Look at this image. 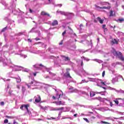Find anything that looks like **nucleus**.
Returning <instances> with one entry per match:
<instances>
[{
	"mask_svg": "<svg viewBox=\"0 0 124 124\" xmlns=\"http://www.w3.org/2000/svg\"><path fill=\"white\" fill-rule=\"evenodd\" d=\"M96 116L97 118H98V119H101L102 118V116L98 114V113H96Z\"/></svg>",
	"mask_w": 124,
	"mask_h": 124,
	"instance_id": "obj_37",
	"label": "nucleus"
},
{
	"mask_svg": "<svg viewBox=\"0 0 124 124\" xmlns=\"http://www.w3.org/2000/svg\"><path fill=\"white\" fill-rule=\"evenodd\" d=\"M112 53L113 54L114 56H115V57H117V58H118V59H120L121 61H122L124 62V56H123V54L120 52H117L115 49L112 48V50H111Z\"/></svg>",
	"mask_w": 124,
	"mask_h": 124,
	"instance_id": "obj_5",
	"label": "nucleus"
},
{
	"mask_svg": "<svg viewBox=\"0 0 124 124\" xmlns=\"http://www.w3.org/2000/svg\"><path fill=\"white\" fill-rule=\"evenodd\" d=\"M0 105L1 106H3L4 105V102H1L0 103Z\"/></svg>",
	"mask_w": 124,
	"mask_h": 124,
	"instance_id": "obj_55",
	"label": "nucleus"
},
{
	"mask_svg": "<svg viewBox=\"0 0 124 124\" xmlns=\"http://www.w3.org/2000/svg\"><path fill=\"white\" fill-rule=\"evenodd\" d=\"M81 59H83L84 60V61H86V62H89V61H91V59H90L88 58H86L84 56L81 57Z\"/></svg>",
	"mask_w": 124,
	"mask_h": 124,
	"instance_id": "obj_31",
	"label": "nucleus"
},
{
	"mask_svg": "<svg viewBox=\"0 0 124 124\" xmlns=\"http://www.w3.org/2000/svg\"><path fill=\"white\" fill-rule=\"evenodd\" d=\"M26 85L29 88H31V87H35V88H32V90H34V89L41 90L43 87V84L41 82L36 81V80H34V78H31L29 80V82L26 84Z\"/></svg>",
	"mask_w": 124,
	"mask_h": 124,
	"instance_id": "obj_1",
	"label": "nucleus"
},
{
	"mask_svg": "<svg viewBox=\"0 0 124 124\" xmlns=\"http://www.w3.org/2000/svg\"><path fill=\"white\" fill-rule=\"evenodd\" d=\"M51 25L53 26H57L59 25V23L58 22V21L57 20H55L52 22V23H51Z\"/></svg>",
	"mask_w": 124,
	"mask_h": 124,
	"instance_id": "obj_22",
	"label": "nucleus"
},
{
	"mask_svg": "<svg viewBox=\"0 0 124 124\" xmlns=\"http://www.w3.org/2000/svg\"><path fill=\"white\" fill-rule=\"evenodd\" d=\"M120 100V99H118V98L116 99L115 100H114V102H115V103H116L117 104V105H119V101Z\"/></svg>",
	"mask_w": 124,
	"mask_h": 124,
	"instance_id": "obj_39",
	"label": "nucleus"
},
{
	"mask_svg": "<svg viewBox=\"0 0 124 124\" xmlns=\"http://www.w3.org/2000/svg\"><path fill=\"white\" fill-rule=\"evenodd\" d=\"M95 7L97 10H100V9H110L109 7H99L96 5H95Z\"/></svg>",
	"mask_w": 124,
	"mask_h": 124,
	"instance_id": "obj_14",
	"label": "nucleus"
},
{
	"mask_svg": "<svg viewBox=\"0 0 124 124\" xmlns=\"http://www.w3.org/2000/svg\"><path fill=\"white\" fill-rule=\"evenodd\" d=\"M68 90L69 91H70V92L71 93H79V92H80V91H79V90H78L77 89H73V87L69 88Z\"/></svg>",
	"mask_w": 124,
	"mask_h": 124,
	"instance_id": "obj_15",
	"label": "nucleus"
},
{
	"mask_svg": "<svg viewBox=\"0 0 124 124\" xmlns=\"http://www.w3.org/2000/svg\"><path fill=\"white\" fill-rule=\"evenodd\" d=\"M29 70L27 68H24L23 69V71H24L25 72H29Z\"/></svg>",
	"mask_w": 124,
	"mask_h": 124,
	"instance_id": "obj_51",
	"label": "nucleus"
},
{
	"mask_svg": "<svg viewBox=\"0 0 124 124\" xmlns=\"http://www.w3.org/2000/svg\"><path fill=\"white\" fill-rule=\"evenodd\" d=\"M35 102L36 103H39L41 101V98L39 95H37L34 97Z\"/></svg>",
	"mask_w": 124,
	"mask_h": 124,
	"instance_id": "obj_12",
	"label": "nucleus"
},
{
	"mask_svg": "<svg viewBox=\"0 0 124 124\" xmlns=\"http://www.w3.org/2000/svg\"><path fill=\"white\" fill-rule=\"evenodd\" d=\"M57 13H60L61 15H64V16H70L71 14L68 12H62L61 11H57Z\"/></svg>",
	"mask_w": 124,
	"mask_h": 124,
	"instance_id": "obj_11",
	"label": "nucleus"
},
{
	"mask_svg": "<svg viewBox=\"0 0 124 124\" xmlns=\"http://www.w3.org/2000/svg\"><path fill=\"white\" fill-rule=\"evenodd\" d=\"M116 82H118V77H115V78H113L112 80V83L115 84Z\"/></svg>",
	"mask_w": 124,
	"mask_h": 124,
	"instance_id": "obj_21",
	"label": "nucleus"
},
{
	"mask_svg": "<svg viewBox=\"0 0 124 124\" xmlns=\"http://www.w3.org/2000/svg\"><path fill=\"white\" fill-rule=\"evenodd\" d=\"M88 82H89V81L86 80V79H83L80 82V84H83V83H88Z\"/></svg>",
	"mask_w": 124,
	"mask_h": 124,
	"instance_id": "obj_42",
	"label": "nucleus"
},
{
	"mask_svg": "<svg viewBox=\"0 0 124 124\" xmlns=\"http://www.w3.org/2000/svg\"><path fill=\"white\" fill-rule=\"evenodd\" d=\"M66 110L64 111V112H69L71 111V108L70 107H66L65 108Z\"/></svg>",
	"mask_w": 124,
	"mask_h": 124,
	"instance_id": "obj_30",
	"label": "nucleus"
},
{
	"mask_svg": "<svg viewBox=\"0 0 124 124\" xmlns=\"http://www.w3.org/2000/svg\"><path fill=\"white\" fill-rule=\"evenodd\" d=\"M83 120L86 122V123H90V121L88 120V119L86 118H83Z\"/></svg>",
	"mask_w": 124,
	"mask_h": 124,
	"instance_id": "obj_52",
	"label": "nucleus"
},
{
	"mask_svg": "<svg viewBox=\"0 0 124 124\" xmlns=\"http://www.w3.org/2000/svg\"><path fill=\"white\" fill-rule=\"evenodd\" d=\"M70 113H75V110H74V109H72V110L70 111Z\"/></svg>",
	"mask_w": 124,
	"mask_h": 124,
	"instance_id": "obj_62",
	"label": "nucleus"
},
{
	"mask_svg": "<svg viewBox=\"0 0 124 124\" xmlns=\"http://www.w3.org/2000/svg\"><path fill=\"white\" fill-rule=\"evenodd\" d=\"M115 120H118V119H119L120 120H124V117H122L120 118H114Z\"/></svg>",
	"mask_w": 124,
	"mask_h": 124,
	"instance_id": "obj_49",
	"label": "nucleus"
},
{
	"mask_svg": "<svg viewBox=\"0 0 124 124\" xmlns=\"http://www.w3.org/2000/svg\"><path fill=\"white\" fill-rule=\"evenodd\" d=\"M33 67L34 70H40V69H42V68H44V69H45L46 71H47V72H49V74L52 77H54L56 75L55 74L51 72V69L44 66L42 64H36L33 66Z\"/></svg>",
	"mask_w": 124,
	"mask_h": 124,
	"instance_id": "obj_2",
	"label": "nucleus"
},
{
	"mask_svg": "<svg viewBox=\"0 0 124 124\" xmlns=\"http://www.w3.org/2000/svg\"><path fill=\"white\" fill-rule=\"evenodd\" d=\"M105 75V71H104L102 73V77H104V76Z\"/></svg>",
	"mask_w": 124,
	"mask_h": 124,
	"instance_id": "obj_60",
	"label": "nucleus"
},
{
	"mask_svg": "<svg viewBox=\"0 0 124 124\" xmlns=\"http://www.w3.org/2000/svg\"><path fill=\"white\" fill-rule=\"evenodd\" d=\"M59 58H60V59H59ZM57 62H55V64H58V63H61L62 62V61H65L66 62V61H69V58L68 57H65L64 56H61L60 57H57Z\"/></svg>",
	"mask_w": 124,
	"mask_h": 124,
	"instance_id": "obj_7",
	"label": "nucleus"
},
{
	"mask_svg": "<svg viewBox=\"0 0 124 124\" xmlns=\"http://www.w3.org/2000/svg\"><path fill=\"white\" fill-rule=\"evenodd\" d=\"M65 33H66V30H65L62 33V35L63 37H64V34H65Z\"/></svg>",
	"mask_w": 124,
	"mask_h": 124,
	"instance_id": "obj_54",
	"label": "nucleus"
},
{
	"mask_svg": "<svg viewBox=\"0 0 124 124\" xmlns=\"http://www.w3.org/2000/svg\"><path fill=\"white\" fill-rule=\"evenodd\" d=\"M100 124H111L108 122H104V121H101Z\"/></svg>",
	"mask_w": 124,
	"mask_h": 124,
	"instance_id": "obj_46",
	"label": "nucleus"
},
{
	"mask_svg": "<svg viewBox=\"0 0 124 124\" xmlns=\"http://www.w3.org/2000/svg\"><path fill=\"white\" fill-rule=\"evenodd\" d=\"M90 97H93V96H94V95H95V92H93V91H91L90 92Z\"/></svg>",
	"mask_w": 124,
	"mask_h": 124,
	"instance_id": "obj_26",
	"label": "nucleus"
},
{
	"mask_svg": "<svg viewBox=\"0 0 124 124\" xmlns=\"http://www.w3.org/2000/svg\"><path fill=\"white\" fill-rule=\"evenodd\" d=\"M62 105H65V102L64 101H61Z\"/></svg>",
	"mask_w": 124,
	"mask_h": 124,
	"instance_id": "obj_58",
	"label": "nucleus"
},
{
	"mask_svg": "<svg viewBox=\"0 0 124 124\" xmlns=\"http://www.w3.org/2000/svg\"><path fill=\"white\" fill-rule=\"evenodd\" d=\"M116 16V14L115 13V12H113V11H110L109 16L110 17H113L114 16Z\"/></svg>",
	"mask_w": 124,
	"mask_h": 124,
	"instance_id": "obj_23",
	"label": "nucleus"
},
{
	"mask_svg": "<svg viewBox=\"0 0 124 124\" xmlns=\"http://www.w3.org/2000/svg\"><path fill=\"white\" fill-rule=\"evenodd\" d=\"M86 43L88 46H90V49H92V48H93V40H91L90 42L87 41Z\"/></svg>",
	"mask_w": 124,
	"mask_h": 124,
	"instance_id": "obj_17",
	"label": "nucleus"
},
{
	"mask_svg": "<svg viewBox=\"0 0 124 124\" xmlns=\"http://www.w3.org/2000/svg\"><path fill=\"white\" fill-rule=\"evenodd\" d=\"M64 109V108L62 107V108H51V111H60V110H63Z\"/></svg>",
	"mask_w": 124,
	"mask_h": 124,
	"instance_id": "obj_16",
	"label": "nucleus"
},
{
	"mask_svg": "<svg viewBox=\"0 0 124 124\" xmlns=\"http://www.w3.org/2000/svg\"><path fill=\"white\" fill-rule=\"evenodd\" d=\"M117 114H118V115H123L124 114V112H122L118 111V112H117Z\"/></svg>",
	"mask_w": 124,
	"mask_h": 124,
	"instance_id": "obj_45",
	"label": "nucleus"
},
{
	"mask_svg": "<svg viewBox=\"0 0 124 124\" xmlns=\"http://www.w3.org/2000/svg\"><path fill=\"white\" fill-rule=\"evenodd\" d=\"M100 83V84H101L102 85H103V86H105V83L103 82V81H101V80H100V81L99 82ZM98 84H99V83H98Z\"/></svg>",
	"mask_w": 124,
	"mask_h": 124,
	"instance_id": "obj_47",
	"label": "nucleus"
},
{
	"mask_svg": "<svg viewBox=\"0 0 124 124\" xmlns=\"http://www.w3.org/2000/svg\"><path fill=\"white\" fill-rule=\"evenodd\" d=\"M6 28H7V27H5L4 28H3L2 30L1 31H5V30H6Z\"/></svg>",
	"mask_w": 124,
	"mask_h": 124,
	"instance_id": "obj_59",
	"label": "nucleus"
},
{
	"mask_svg": "<svg viewBox=\"0 0 124 124\" xmlns=\"http://www.w3.org/2000/svg\"><path fill=\"white\" fill-rule=\"evenodd\" d=\"M62 115V112H59V116L57 118L54 117H50V118H47V120H55V121H59L60 120V118H61L60 116Z\"/></svg>",
	"mask_w": 124,
	"mask_h": 124,
	"instance_id": "obj_13",
	"label": "nucleus"
},
{
	"mask_svg": "<svg viewBox=\"0 0 124 124\" xmlns=\"http://www.w3.org/2000/svg\"><path fill=\"white\" fill-rule=\"evenodd\" d=\"M55 92H56V96H53L52 98L53 99H54V100H56V99H59V98H61V95H62L63 94V93H62V91L61 90H59L57 91L56 89H55Z\"/></svg>",
	"mask_w": 124,
	"mask_h": 124,
	"instance_id": "obj_8",
	"label": "nucleus"
},
{
	"mask_svg": "<svg viewBox=\"0 0 124 124\" xmlns=\"http://www.w3.org/2000/svg\"><path fill=\"white\" fill-rule=\"evenodd\" d=\"M29 12H30V13H33V12H34V11H33L32 10L30 9H29Z\"/></svg>",
	"mask_w": 124,
	"mask_h": 124,
	"instance_id": "obj_57",
	"label": "nucleus"
},
{
	"mask_svg": "<svg viewBox=\"0 0 124 124\" xmlns=\"http://www.w3.org/2000/svg\"><path fill=\"white\" fill-rule=\"evenodd\" d=\"M20 109H21V110H24V106H23V105H22L20 107Z\"/></svg>",
	"mask_w": 124,
	"mask_h": 124,
	"instance_id": "obj_61",
	"label": "nucleus"
},
{
	"mask_svg": "<svg viewBox=\"0 0 124 124\" xmlns=\"http://www.w3.org/2000/svg\"><path fill=\"white\" fill-rule=\"evenodd\" d=\"M110 90H111V91H115L117 93H121V92H120V90H117V89L112 88V87H110L109 88Z\"/></svg>",
	"mask_w": 124,
	"mask_h": 124,
	"instance_id": "obj_24",
	"label": "nucleus"
},
{
	"mask_svg": "<svg viewBox=\"0 0 124 124\" xmlns=\"http://www.w3.org/2000/svg\"><path fill=\"white\" fill-rule=\"evenodd\" d=\"M71 37H77V35L75 33L71 34Z\"/></svg>",
	"mask_w": 124,
	"mask_h": 124,
	"instance_id": "obj_44",
	"label": "nucleus"
},
{
	"mask_svg": "<svg viewBox=\"0 0 124 124\" xmlns=\"http://www.w3.org/2000/svg\"><path fill=\"white\" fill-rule=\"evenodd\" d=\"M56 104H57V105H62V102H61V101H59V102H56Z\"/></svg>",
	"mask_w": 124,
	"mask_h": 124,
	"instance_id": "obj_48",
	"label": "nucleus"
},
{
	"mask_svg": "<svg viewBox=\"0 0 124 124\" xmlns=\"http://www.w3.org/2000/svg\"><path fill=\"white\" fill-rule=\"evenodd\" d=\"M52 3V0H46V4H49V3Z\"/></svg>",
	"mask_w": 124,
	"mask_h": 124,
	"instance_id": "obj_34",
	"label": "nucleus"
},
{
	"mask_svg": "<svg viewBox=\"0 0 124 124\" xmlns=\"http://www.w3.org/2000/svg\"><path fill=\"white\" fill-rule=\"evenodd\" d=\"M16 88L17 89H18V90H20V85H16Z\"/></svg>",
	"mask_w": 124,
	"mask_h": 124,
	"instance_id": "obj_63",
	"label": "nucleus"
},
{
	"mask_svg": "<svg viewBox=\"0 0 124 124\" xmlns=\"http://www.w3.org/2000/svg\"><path fill=\"white\" fill-rule=\"evenodd\" d=\"M124 18H120L117 20V22H119V23H122V22H124Z\"/></svg>",
	"mask_w": 124,
	"mask_h": 124,
	"instance_id": "obj_35",
	"label": "nucleus"
},
{
	"mask_svg": "<svg viewBox=\"0 0 124 124\" xmlns=\"http://www.w3.org/2000/svg\"><path fill=\"white\" fill-rule=\"evenodd\" d=\"M2 59V57H0V62H3V64L4 66H5L6 65H7V63H6V62H4L5 61V59Z\"/></svg>",
	"mask_w": 124,
	"mask_h": 124,
	"instance_id": "obj_19",
	"label": "nucleus"
},
{
	"mask_svg": "<svg viewBox=\"0 0 124 124\" xmlns=\"http://www.w3.org/2000/svg\"><path fill=\"white\" fill-rule=\"evenodd\" d=\"M23 58H24V59H25V58H27V55H22V56Z\"/></svg>",
	"mask_w": 124,
	"mask_h": 124,
	"instance_id": "obj_64",
	"label": "nucleus"
},
{
	"mask_svg": "<svg viewBox=\"0 0 124 124\" xmlns=\"http://www.w3.org/2000/svg\"><path fill=\"white\" fill-rule=\"evenodd\" d=\"M12 13H13V14H14V15H15L17 13V11H16V10H15V9L13 8V9H12Z\"/></svg>",
	"mask_w": 124,
	"mask_h": 124,
	"instance_id": "obj_32",
	"label": "nucleus"
},
{
	"mask_svg": "<svg viewBox=\"0 0 124 124\" xmlns=\"http://www.w3.org/2000/svg\"><path fill=\"white\" fill-rule=\"evenodd\" d=\"M4 124H8V120L5 119V120L4 121Z\"/></svg>",
	"mask_w": 124,
	"mask_h": 124,
	"instance_id": "obj_53",
	"label": "nucleus"
},
{
	"mask_svg": "<svg viewBox=\"0 0 124 124\" xmlns=\"http://www.w3.org/2000/svg\"><path fill=\"white\" fill-rule=\"evenodd\" d=\"M41 15L42 16H47L48 17H50V18H51V16H50V15L48 13H47L46 12H45L44 11H42L41 13Z\"/></svg>",
	"mask_w": 124,
	"mask_h": 124,
	"instance_id": "obj_18",
	"label": "nucleus"
},
{
	"mask_svg": "<svg viewBox=\"0 0 124 124\" xmlns=\"http://www.w3.org/2000/svg\"><path fill=\"white\" fill-rule=\"evenodd\" d=\"M30 32H36V31H35V28H33L30 31Z\"/></svg>",
	"mask_w": 124,
	"mask_h": 124,
	"instance_id": "obj_36",
	"label": "nucleus"
},
{
	"mask_svg": "<svg viewBox=\"0 0 124 124\" xmlns=\"http://www.w3.org/2000/svg\"><path fill=\"white\" fill-rule=\"evenodd\" d=\"M78 65H80V70L81 72V73L84 76H86V75H89V73H88L86 71L84 70V68H83V66H84V63L83 62V60H81L78 62Z\"/></svg>",
	"mask_w": 124,
	"mask_h": 124,
	"instance_id": "obj_6",
	"label": "nucleus"
},
{
	"mask_svg": "<svg viewBox=\"0 0 124 124\" xmlns=\"http://www.w3.org/2000/svg\"><path fill=\"white\" fill-rule=\"evenodd\" d=\"M97 20L100 24H103L104 20L100 18V17H97Z\"/></svg>",
	"mask_w": 124,
	"mask_h": 124,
	"instance_id": "obj_28",
	"label": "nucleus"
},
{
	"mask_svg": "<svg viewBox=\"0 0 124 124\" xmlns=\"http://www.w3.org/2000/svg\"><path fill=\"white\" fill-rule=\"evenodd\" d=\"M29 114L31 117L32 118H34V117H36V116H38V113L36 111H33V110L31 109V111H29Z\"/></svg>",
	"mask_w": 124,
	"mask_h": 124,
	"instance_id": "obj_10",
	"label": "nucleus"
},
{
	"mask_svg": "<svg viewBox=\"0 0 124 124\" xmlns=\"http://www.w3.org/2000/svg\"><path fill=\"white\" fill-rule=\"evenodd\" d=\"M26 92V88L22 87V93H24Z\"/></svg>",
	"mask_w": 124,
	"mask_h": 124,
	"instance_id": "obj_50",
	"label": "nucleus"
},
{
	"mask_svg": "<svg viewBox=\"0 0 124 124\" xmlns=\"http://www.w3.org/2000/svg\"><path fill=\"white\" fill-rule=\"evenodd\" d=\"M88 79L91 82H95L96 83H97V86H98V87H101V86L99 84H98L99 83V81H100V79L91 78H88Z\"/></svg>",
	"mask_w": 124,
	"mask_h": 124,
	"instance_id": "obj_9",
	"label": "nucleus"
},
{
	"mask_svg": "<svg viewBox=\"0 0 124 124\" xmlns=\"http://www.w3.org/2000/svg\"><path fill=\"white\" fill-rule=\"evenodd\" d=\"M69 71H70V69L67 68L66 69V73H64L63 75L64 77L66 78L67 82L68 83H70V82H74V83H76V81L73 80V78L70 76V74L69 73Z\"/></svg>",
	"mask_w": 124,
	"mask_h": 124,
	"instance_id": "obj_4",
	"label": "nucleus"
},
{
	"mask_svg": "<svg viewBox=\"0 0 124 124\" xmlns=\"http://www.w3.org/2000/svg\"><path fill=\"white\" fill-rule=\"evenodd\" d=\"M93 61H95V62H98V63H102L103 62V61L98 59H94Z\"/></svg>",
	"mask_w": 124,
	"mask_h": 124,
	"instance_id": "obj_29",
	"label": "nucleus"
},
{
	"mask_svg": "<svg viewBox=\"0 0 124 124\" xmlns=\"http://www.w3.org/2000/svg\"><path fill=\"white\" fill-rule=\"evenodd\" d=\"M123 33H124L123 32L118 31L117 33V35H119V36H121V35H123Z\"/></svg>",
	"mask_w": 124,
	"mask_h": 124,
	"instance_id": "obj_41",
	"label": "nucleus"
},
{
	"mask_svg": "<svg viewBox=\"0 0 124 124\" xmlns=\"http://www.w3.org/2000/svg\"><path fill=\"white\" fill-rule=\"evenodd\" d=\"M15 79H16V81L17 83H20L21 82V78H20V77H18V78H13Z\"/></svg>",
	"mask_w": 124,
	"mask_h": 124,
	"instance_id": "obj_27",
	"label": "nucleus"
},
{
	"mask_svg": "<svg viewBox=\"0 0 124 124\" xmlns=\"http://www.w3.org/2000/svg\"><path fill=\"white\" fill-rule=\"evenodd\" d=\"M30 76L29 77V79H30L29 80H31V78H33L31 77V76H32V75H33V72H30Z\"/></svg>",
	"mask_w": 124,
	"mask_h": 124,
	"instance_id": "obj_33",
	"label": "nucleus"
},
{
	"mask_svg": "<svg viewBox=\"0 0 124 124\" xmlns=\"http://www.w3.org/2000/svg\"><path fill=\"white\" fill-rule=\"evenodd\" d=\"M99 93L101 94V95H105L106 93V91L99 92Z\"/></svg>",
	"mask_w": 124,
	"mask_h": 124,
	"instance_id": "obj_38",
	"label": "nucleus"
},
{
	"mask_svg": "<svg viewBox=\"0 0 124 124\" xmlns=\"http://www.w3.org/2000/svg\"><path fill=\"white\" fill-rule=\"evenodd\" d=\"M111 44H118V40L116 39H114L111 41Z\"/></svg>",
	"mask_w": 124,
	"mask_h": 124,
	"instance_id": "obj_25",
	"label": "nucleus"
},
{
	"mask_svg": "<svg viewBox=\"0 0 124 124\" xmlns=\"http://www.w3.org/2000/svg\"><path fill=\"white\" fill-rule=\"evenodd\" d=\"M28 107H30L29 104L23 105V108L27 110L28 113L29 112Z\"/></svg>",
	"mask_w": 124,
	"mask_h": 124,
	"instance_id": "obj_20",
	"label": "nucleus"
},
{
	"mask_svg": "<svg viewBox=\"0 0 124 124\" xmlns=\"http://www.w3.org/2000/svg\"><path fill=\"white\" fill-rule=\"evenodd\" d=\"M117 64H121V62H116V63H113L112 65L113 66H115V65H117Z\"/></svg>",
	"mask_w": 124,
	"mask_h": 124,
	"instance_id": "obj_40",
	"label": "nucleus"
},
{
	"mask_svg": "<svg viewBox=\"0 0 124 124\" xmlns=\"http://www.w3.org/2000/svg\"><path fill=\"white\" fill-rule=\"evenodd\" d=\"M5 117H6L7 119H12V117L9 116H8V115H6Z\"/></svg>",
	"mask_w": 124,
	"mask_h": 124,
	"instance_id": "obj_56",
	"label": "nucleus"
},
{
	"mask_svg": "<svg viewBox=\"0 0 124 124\" xmlns=\"http://www.w3.org/2000/svg\"><path fill=\"white\" fill-rule=\"evenodd\" d=\"M7 65L9 66L10 68H12V71H20L22 70V68H23L22 66L15 65L12 64V63H11V60H9Z\"/></svg>",
	"mask_w": 124,
	"mask_h": 124,
	"instance_id": "obj_3",
	"label": "nucleus"
},
{
	"mask_svg": "<svg viewBox=\"0 0 124 124\" xmlns=\"http://www.w3.org/2000/svg\"><path fill=\"white\" fill-rule=\"evenodd\" d=\"M117 99H119V100H121L122 103L124 104V98L122 99L121 98H118Z\"/></svg>",
	"mask_w": 124,
	"mask_h": 124,
	"instance_id": "obj_43",
	"label": "nucleus"
}]
</instances>
